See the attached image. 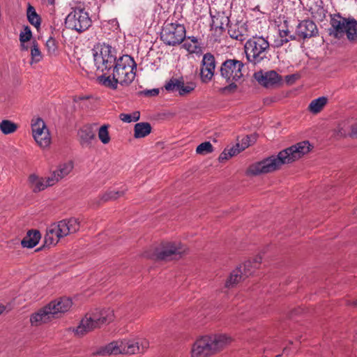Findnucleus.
Segmentation results:
<instances>
[{
  "mask_svg": "<svg viewBox=\"0 0 357 357\" xmlns=\"http://www.w3.org/2000/svg\"><path fill=\"white\" fill-rule=\"evenodd\" d=\"M347 304L349 305L356 306L357 305V300H354L352 301V303H351L349 301H347Z\"/></svg>",
  "mask_w": 357,
  "mask_h": 357,
  "instance_id": "nucleus-55",
  "label": "nucleus"
},
{
  "mask_svg": "<svg viewBox=\"0 0 357 357\" xmlns=\"http://www.w3.org/2000/svg\"><path fill=\"white\" fill-rule=\"evenodd\" d=\"M245 64L236 59H228L223 61L219 68L220 76L225 81H241L244 75Z\"/></svg>",
  "mask_w": 357,
  "mask_h": 357,
  "instance_id": "nucleus-10",
  "label": "nucleus"
},
{
  "mask_svg": "<svg viewBox=\"0 0 357 357\" xmlns=\"http://www.w3.org/2000/svg\"><path fill=\"white\" fill-rule=\"evenodd\" d=\"M335 135L339 137H345L347 135V132L343 128H337L335 130Z\"/></svg>",
  "mask_w": 357,
  "mask_h": 357,
  "instance_id": "nucleus-46",
  "label": "nucleus"
},
{
  "mask_svg": "<svg viewBox=\"0 0 357 357\" xmlns=\"http://www.w3.org/2000/svg\"><path fill=\"white\" fill-rule=\"evenodd\" d=\"M40 238L41 234L38 230H29L26 236L24 237V248H34L39 243Z\"/></svg>",
  "mask_w": 357,
  "mask_h": 357,
  "instance_id": "nucleus-24",
  "label": "nucleus"
},
{
  "mask_svg": "<svg viewBox=\"0 0 357 357\" xmlns=\"http://www.w3.org/2000/svg\"><path fill=\"white\" fill-rule=\"evenodd\" d=\"M32 135L36 144L42 149H46L51 144V135L45 121L39 117L31 120Z\"/></svg>",
  "mask_w": 357,
  "mask_h": 357,
  "instance_id": "nucleus-13",
  "label": "nucleus"
},
{
  "mask_svg": "<svg viewBox=\"0 0 357 357\" xmlns=\"http://www.w3.org/2000/svg\"><path fill=\"white\" fill-rule=\"evenodd\" d=\"M80 146L84 149H91L97 142L96 132L91 125L82 126L77 132Z\"/></svg>",
  "mask_w": 357,
  "mask_h": 357,
  "instance_id": "nucleus-18",
  "label": "nucleus"
},
{
  "mask_svg": "<svg viewBox=\"0 0 357 357\" xmlns=\"http://www.w3.org/2000/svg\"><path fill=\"white\" fill-rule=\"evenodd\" d=\"M43 2H47L50 5L54 4V0H42Z\"/></svg>",
  "mask_w": 357,
  "mask_h": 357,
  "instance_id": "nucleus-56",
  "label": "nucleus"
},
{
  "mask_svg": "<svg viewBox=\"0 0 357 357\" xmlns=\"http://www.w3.org/2000/svg\"><path fill=\"white\" fill-rule=\"evenodd\" d=\"M250 145L249 137L247 136L245 138L243 139L242 144L240 145V147L242 151H243L245 148L248 147Z\"/></svg>",
  "mask_w": 357,
  "mask_h": 357,
  "instance_id": "nucleus-48",
  "label": "nucleus"
},
{
  "mask_svg": "<svg viewBox=\"0 0 357 357\" xmlns=\"http://www.w3.org/2000/svg\"><path fill=\"white\" fill-rule=\"evenodd\" d=\"M90 98L91 97L89 96H76L74 97L73 100L75 102L79 104V107L82 109H86L90 106Z\"/></svg>",
  "mask_w": 357,
  "mask_h": 357,
  "instance_id": "nucleus-38",
  "label": "nucleus"
},
{
  "mask_svg": "<svg viewBox=\"0 0 357 357\" xmlns=\"http://www.w3.org/2000/svg\"><path fill=\"white\" fill-rule=\"evenodd\" d=\"M81 222L75 218L64 219L52 224L47 229L44 238V245H55L59 240L79 231Z\"/></svg>",
  "mask_w": 357,
  "mask_h": 357,
  "instance_id": "nucleus-4",
  "label": "nucleus"
},
{
  "mask_svg": "<svg viewBox=\"0 0 357 357\" xmlns=\"http://www.w3.org/2000/svg\"><path fill=\"white\" fill-rule=\"evenodd\" d=\"M109 125L104 124L101 126L98 130V137L99 140L103 144H107L111 141V137L109 133Z\"/></svg>",
  "mask_w": 357,
  "mask_h": 357,
  "instance_id": "nucleus-31",
  "label": "nucleus"
},
{
  "mask_svg": "<svg viewBox=\"0 0 357 357\" xmlns=\"http://www.w3.org/2000/svg\"><path fill=\"white\" fill-rule=\"evenodd\" d=\"M349 135L351 137L357 139V123L351 126Z\"/></svg>",
  "mask_w": 357,
  "mask_h": 357,
  "instance_id": "nucleus-49",
  "label": "nucleus"
},
{
  "mask_svg": "<svg viewBox=\"0 0 357 357\" xmlns=\"http://www.w3.org/2000/svg\"><path fill=\"white\" fill-rule=\"evenodd\" d=\"M261 256H257L254 259L253 261H252V264L254 266V268H257L259 267V264H261Z\"/></svg>",
  "mask_w": 357,
  "mask_h": 357,
  "instance_id": "nucleus-50",
  "label": "nucleus"
},
{
  "mask_svg": "<svg viewBox=\"0 0 357 357\" xmlns=\"http://www.w3.org/2000/svg\"><path fill=\"white\" fill-rule=\"evenodd\" d=\"M213 148L209 142L200 144L196 149V153L200 155H206L213 152Z\"/></svg>",
  "mask_w": 357,
  "mask_h": 357,
  "instance_id": "nucleus-35",
  "label": "nucleus"
},
{
  "mask_svg": "<svg viewBox=\"0 0 357 357\" xmlns=\"http://www.w3.org/2000/svg\"><path fill=\"white\" fill-rule=\"evenodd\" d=\"M230 157H229V155H228V153L227 151V149H225L220 155L219 157V160L220 161H222L224 160H227L229 159Z\"/></svg>",
  "mask_w": 357,
  "mask_h": 357,
  "instance_id": "nucleus-52",
  "label": "nucleus"
},
{
  "mask_svg": "<svg viewBox=\"0 0 357 357\" xmlns=\"http://www.w3.org/2000/svg\"><path fill=\"white\" fill-rule=\"evenodd\" d=\"M279 38L282 40H287L288 43L290 40H294L296 39V36L294 35L289 34V31L288 29H280L279 30Z\"/></svg>",
  "mask_w": 357,
  "mask_h": 357,
  "instance_id": "nucleus-40",
  "label": "nucleus"
},
{
  "mask_svg": "<svg viewBox=\"0 0 357 357\" xmlns=\"http://www.w3.org/2000/svg\"><path fill=\"white\" fill-rule=\"evenodd\" d=\"M50 175L47 177H39L33 174L29 176V181L33 190L34 192H39L54 185L52 181H50Z\"/></svg>",
  "mask_w": 357,
  "mask_h": 357,
  "instance_id": "nucleus-23",
  "label": "nucleus"
},
{
  "mask_svg": "<svg viewBox=\"0 0 357 357\" xmlns=\"http://www.w3.org/2000/svg\"><path fill=\"white\" fill-rule=\"evenodd\" d=\"M45 46H46L48 53L50 54H54L56 50V40L53 38L50 37L46 41Z\"/></svg>",
  "mask_w": 357,
  "mask_h": 357,
  "instance_id": "nucleus-41",
  "label": "nucleus"
},
{
  "mask_svg": "<svg viewBox=\"0 0 357 357\" xmlns=\"http://www.w3.org/2000/svg\"><path fill=\"white\" fill-rule=\"evenodd\" d=\"M131 341L133 342L135 344H136L139 349V351L136 352L135 354L143 353L145 351V349L149 347V342L146 340H141L140 342H139L138 341H135V340H131Z\"/></svg>",
  "mask_w": 357,
  "mask_h": 357,
  "instance_id": "nucleus-42",
  "label": "nucleus"
},
{
  "mask_svg": "<svg viewBox=\"0 0 357 357\" xmlns=\"http://www.w3.org/2000/svg\"><path fill=\"white\" fill-rule=\"evenodd\" d=\"M228 33L231 38L243 42L252 35V31L247 22L240 21L229 25Z\"/></svg>",
  "mask_w": 357,
  "mask_h": 357,
  "instance_id": "nucleus-17",
  "label": "nucleus"
},
{
  "mask_svg": "<svg viewBox=\"0 0 357 357\" xmlns=\"http://www.w3.org/2000/svg\"><path fill=\"white\" fill-rule=\"evenodd\" d=\"M231 340L225 334L202 336L192 344L191 356L208 357L224 348Z\"/></svg>",
  "mask_w": 357,
  "mask_h": 357,
  "instance_id": "nucleus-3",
  "label": "nucleus"
},
{
  "mask_svg": "<svg viewBox=\"0 0 357 357\" xmlns=\"http://www.w3.org/2000/svg\"><path fill=\"white\" fill-rule=\"evenodd\" d=\"M10 310V308L7 310V307H6V306H4V305H1H1H0V315H1L3 312H5L6 310L8 311V310Z\"/></svg>",
  "mask_w": 357,
  "mask_h": 357,
  "instance_id": "nucleus-53",
  "label": "nucleus"
},
{
  "mask_svg": "<svg viewBox=\"0 0 357 357\" xmlns=\"http://www.w3.org/2000/svg\"><path fill=\"white\" fill-rule=\"evenodd\" d=\"M19 126L10 120H3L0 122V130L4 135H10L15 132Z\"/></svg>",
  "mask_w": 357,
  "mask_h": 357,
  "instance_id": "nucleus-30",
  "label": "nucleus"
},
{
  "mask_svg": "<svg viewBox=\"0 0 357 357\" xmlns=\"http://www.w3.org/2000/svg\"><path fill=\"white\" fill-rule=\"evenodd\" d=\"M195 87V83L188 82L185 84L184 81L182 79L181 86L179 87L178 94L181 96H186L193 91Z\"/></svg>",
  "mask_w": 357,
  "mask_h": 357,
  "instance_id": "nucleus-33",
  "label": "nucleus"
},
{
  "mask_svg": "<svg viewBox=\"0 0 357 357\" xmlns=\"http://www.w3.org/2000/svg\"><path fill=\"white\" fill-rule=\"evenodd\" d=\"M331 24L333 28L331 34H333L336 38H341L346 34L349 41L357 40V26L355 19L345 18L336 15L331 18Z\"/></svg>",
  "mask_w": 357,
  "mask_h": 357,
  "instance_id": "nucleus-8",
  "label": "nucleus"
},
{
  "mask_svg": "<svg viewBox=\"0 0 357 357\" xmlns=\"http://www.w3.org/2000/svg\"><path fill=\"white\" fill-rule=\"evenodd\" d=\"M137 64L132 57L129 55H123L119 57L112 68V75L107 73L99 75L98 81L102 85L116 89L118 84L128 85L135 79Z\"/></svg>",
  "mask_w": 357,
  "mask_h": 357,
  "instance_id": "nucleus-2",
  "label": "nucleus"
},
{
  "mask_svg": "<svg viewBox=\"0 0 357 357\" xmlns=\"http://www.w3.org/2000/svg\"><path fill=\"white\" fill-rule=\"evenodd\" d=\"M151 132V126L149 123L140 122L135 125L134 137L137 139L143 138Z\"/></svg>",
  "mask_w": 357,
  "mask_h": 357,
  "instance_id": "nucleus-25",
  "label": "nucleus"
},
{
  "mask_svg": "<svg viewBox=\"0 0 357 357\" xmlns=\"http://www.w3.org/2000/svg\"><path fill=\"white\" fill-rule=\"evenodd\" d=\"M72 301L69 298H60L53 301L32 314L30 321L32 325L38 326L52 319L58 318L61 314L68 312L72 307Z\"/></svg>",
  "mask_w": 357,
  "mask_h": 357,
  "instance_id": "nucleus-5",
  "label": "nucleus"
},
{
  "mask_svg": "<svg viewBox=\"0 0 357 357\" xmlns=\"http://www.w3.org/2000/svg\"><path fill=\"white\" fill-rule=\"evenodd\" d=\"M125 190H111L107 192L102 197V199L105 202L109 200H115L123 195Z\"/></svg>",
  "mask_w": 357,
  "mask_h": 357,
  "instance_id": "nucleus-36",
  "label": "nucleus"
},
{
  "mask_svg": "<svg viewBox=\"0 0 357 357\" xmlns=\"http://www.w3.org/2000/svg\"><path fill=\"white\" fill-rule=\"evenodd\" d=\"M245 277L243 275L241 267H238L231 273L229 278L225 282V287L230 288L243 280Z\"/></svg>",
  "mask_w": 357,
  "mask_h": 357,
  "instance_id": "nucleus-27",
  "label": "nucleus"
},
{
  "mask_svg": "<svg viewBox=\"0 0 357 357\" xmlns=\"http://www.w3.org/2000/svg\"><path fill=\"white\" fill-rule=\"evenodd\" d=\"M240 267H241V270L243 271V275L245 278L250 275L253 272L252 269L255 268L252 262L250 260L245 261V264L243 266H241Z\"/></svg>",
  "mask_w": 357,
  "mask_h": 357,
  "instance_id": "nucleus-39",
  "label": "nucleus"
},
{
  "mask_svg": "<svg viewBox=\"0 0 357 357\" xmlns=\"http://www.w3.org/2000/svg\"><path fill=\"white\" fill-rule=\"evenodd\" d=\"M185 248L181 243L169 242L155 251V257L160 260H168L181 255L185 252Z\"/></svg>",
  "mask_w": 357,
  "mask_h": 357,
  "instance_id": "nucleus-15",
  "label": "nucleus"
},
{
  "mask_svg": "<svg viewBox=\"0 0 357 357\" xmlns=\"http://www.w3.org/2000/svg\"><path fill=\"white\" fill-rule=\"evenodd\" d=\"M32 37L31 29L28 26H24V43L30 40Z\"/></svg>",
  "mask_w": 357,
  "mask_h": 357,
  "instance_id": "nucleus-44",
  "label": "nucleus"
},
{
  "mask_svg": "<svg viewBox=\"0 0 357 357\" xmlns=\"http://www.w3.org/2000/svg\"><path fill=\"white\" fill-rule=\"evenodd\" d=\"M138 346L132 341H127L126 340L112 342L107 345L100 351V354H135L139 351Z\"/></svg>",
  "mask_w": 357,
  "mask_h": 357,
  "instance_id": "nucleus-14",
  "label": "nucleus"
},
{
  "mask_svg": "<svg viewBox=\"0 0 357 357\" xmlns=\"http://www.w3.org/2000/svg\"><path fill=\"white\" fill-rule=\"evenodd\" d=\"M244 50L247 60L254 65L259 64L264 60H269L268 54L270 44L263 36H252L245 42Z\"/></svg>",
  "mask_w": 357,
  "mask_h": 357,
  "instance_id": "nucleus-7",
  "label": "nucleus"
},
{
  "mask_svg": "<svg viewBox=\"0 0 357 357\" xmlns=\"http://www.w3.org/2000/svg\"><path fill=\"white\" fill-rule=\"evenodd\" d=\"M276 357H280V356H277Z\"/></svg>",
  "mask_w": 357,
  "mask_h": 357,
  "instance_id": "nucleus-58",
  "label": "nucleus"
},
{
  "mask_svg": "<svg viewBox=\"0 0 357 357\" xmlns=\"http://www.w3.org/2000/svg\"><path fill=\"white\" fill-rule=\"evenodd\" d=\"M41 250V248H38L36 251H39V250Z\"/></svg>",
  "mask_w": 357,
  "mask_h": 357,
  "instance_id": "nucleus-57",
  "label": "nucleus"
},
{
  "mask_svg": "<svg viewBox=\"0 0 357 357\" xmlns=\"http://www.w3.org/2000/svg\"><path fill=\"white\" fill-rule=\"evenodd\" d=\"M115 50L109 45L103 43L100 45V52L93 54V59L97 70L110 75L109 71L113 68L117 59Z\"/></svg>",
  "mask_w": 357,
  "mask_h": 357,
  "instance_id": "nucleus-9",
  "label": "nucleus"
},
{
  "mask_svg": "<svg viewBox=\"0 0 357 357\" xmlns=\"http://www.w3.org/2000/svg\"><path fill=\"white\" fill-rule=\"evenodd\" d=\"M311 149L312 146L308 141L298 142L280 151L277 156L272 155L251 165L248 169V173L256 176L275 172L282 165L289 164L300 159L308 153Z\"/></svg>",
  "mask_w": 357,
  "mask_h": 357,
  "instance_id": "nucleus-1",
  "label": "nucleus"
},
{
  "mask_svg": "<svg viewBox=\"0 0 357 357\" xmlns=\"http://www.w3.org/2000/svg\"><path fill=\"white\" fill-rule=\"evenodd\" d=\"M296 33L303 39L313 37L317 33V25L312 20H303L297 26Z\"/></svg>",
  "mask_w": 357,
  "mask_h": 357,
  "instance_id": "nucleus-21",
  "label": "nucleus"
},
{
  "mask_svg": "<svg viewBox=\"0 0 357 357\" xmlns=\"http://www.w3.org/2000/svg\"><path fill=\"white\" fill-rule=\"evenodd\" d=\"M215 59L211 53L204 54L200 72L201 79L204 83L209 82L214 76Z\"/></svg>",
  "mask_w": 357,
  "mask_h": 357,
  "instance_id": "nucleus-16",
  "label": "nucleus"
},
{
  "mask_svg": "<svg viewBox=\"0 0 357 357\" xmlns=\"http://www.w3.org/2000/svg\"><path fill=\"white\" fill-rule=\"evenodd\" d=\"M285 43H287V40L280 39L279 37H278V38H277L274 40V46L276 47H280Z\"/></svg>",
  "mask_w": 357,
  "mask_h": 357,
  "instance_id": "nucleus-51",
  "label": "nucleus"
},
{
  "mask_svg": "<svg viewBox=\"0 0 357 357\" xmlns=\"http://www.w3.org/2000/svg\"><path fill=\"white\" fill-rule=\"evenodd\" d=\"M160 38L165 44L176 46L181 44L185 38V29L179 24H167L163 28Z\"/></svg>",
  "mask_w": 357,
  "mask_h": 357,
  "instance_id": "nucleus-12",
  "label": "nucleus"
},
{
  "mask_svg": "<svg viewBox=\"0 0 357 357\" xmlns=\"http://www.w3.org/2000/svg\"><path fill=\"white\" fill-rule=\"evenodd\" d=\"M211 30H213L217 35H221L223 32L225 25H229V19L224 13H218L215 15H211Z\"/></svg>",
  "mask_w": 357,
  "mask_h": 357,
  "instance_id": "nucleus-22",
  "label": "nucleus"
},
{
  "mask_svg": "<svg viewBox=\"0 0 357 357\" xmlns=\"http://www.w3.org/2000/svg\"><path fill=\"white\" fill-rule=\"evenodd\" d=\"M227 83H229V85L225 87V89L227 90H235L237 88L236 82L238 81H226Z\"/></svg>",
  "mask_w": 357,
  "mask_h": 357,
  "instance_id": "nucleus-47",
  "label": "nucleus"
},
{
  "mask_svg": "<svg viewBox=\"0 0 357 357\" xmlns=\"http://www.w3.org/2000/svg\"><path fill=\"white\" fill-rule=\"evenodd\" d=\"M31 64L38 63L43 58L42 53L38 47V43L34 40L31 47Z\"/></svg>",
  "mask_w": 357,
  "mask_h": 357,
  "instance_id": "nucleus-32",
  "label": "nucleus"
},
{
  "mask_svg": "<svg viewBox=\"0 0 357 357\" xmlns=\"http://www.w3.org/2000/svg\"><path fill=\"white\" fill-rule=\"evenodd\" d=\"M119 118L121 121L126 123L135 122L138 121L140 118L139 112H134L132 114H124L122 113L120 114Z\"/></svg>",
  "mask_w": 357,
  "mask_h": 357,
  "instance_id": "nucleus-37",
  "label": "nucleus"
},
{
  "mask_svg": "<svg viewBox=\"0 0 357 357\" xmlns=\"http://www.w3.org/2000/svg\"><path fill=\"white\" fill-rule=\"evenodd\" d=\"M255 79L261 85L265 87H271L276 85L282 81V77L275 71L270 70L266 73L261 71L254 74Z\"/></svg>",
  "mask_w": 357,
  "mask_h": 357,
  "instance_id": "nucleus-19",
  "label": "nucleus"
},
{
  "mask_svg": "<svg viewBox=\"0 0 357 357\" xmlns=\"http://www.w3.org/2000/svg\"><path fill=\"white\" fill-rule=\"evenodd\" d=\"M327 103V98L326 97H319L313 100L308 106V109L312 114H317L321 111Z\"/></svg>",
  "mask_w": 357,
  "mask_h": 357,
  "instance_id": "nucleus-28",
  "label": "nucleus"
},
{
  "mask_svg": "<svg viewBox=\"0 0 357 357\" xmlns=\"http://www.w3.org/2000/svg\"><path fill=\"white\" fill-rule=\"evenodd\" d=\"M227 151L228 153L229 157H232L239 153L241 151H242V150L240 147V144L238 143L229 149H227Z\"/></svg>",
  "mask_w": 357,
  "mask_h": 357,
  "instance_id": "nucleus-43",
  "label": "nucleus"
},
{
  "mask_svg": "<svg viewBox=\"0 0 357 357\" xmlns=\"http://www.w3.org/2000/svg\"><path fill=\"white\" fill-rule=\"evenodd\" d=\"M181 80L177 78H172L165 85V88L167 91L169 92H178L179 87L181 86Z\"/></svg>",
  "mask_w": 357,
  "mask_h": 357,
  "instance_id": "nucleus-34",
  "label": "nucleus"
},
{
  "mask_svg": "<svg viewBox=\"0 0 357 357\" xmlns=\"http://www.w3.org/2000/svg\"><path fill=\"white\" fill-rule=\"evenodd\" d=\"M143 93L146 96H156L159 93V90L158 89L146 90L143 91Z\"/></svg>",
  "mask_w": 357,
  "mask_h": 357,
  "instance_id": "nucleus-45",
  "label": "nucleus"
},
{
  "mask_svg": "<svg viewBox=\"0 0 357 357\" xmlns=\"http://www.w3.org/2000/svg\"><path fill=\"white\" fill-rule=\"evenodd\" d=\"M73 167V162L70 160L59 164L57 168L50 173V181H52L55 185L67 176L72 172Z\"/></svg>",
  "mask_w": 357,
  "mask_h": 357,
  "instance_id": "nucleus-20",
  "label": "nucleus"
},
{
  "mask_svg": "<svg viewBox=\"0 0 357 357\" xmlns=\"http://www.w3.org/2000/svg\"><path fill=\"white\" fill-rule=\"evenodd\" d=\"M22 38H23V36H22V31H20V32L19 33V40H20L21 47H22Z\"/></svg>",
  "mask_w": 357,
  "mask_h": 357,
  "instance_id": "nucleus-54",
  "label": "nucleus"
},
{
  "mask_svg": "<svg viewBox=\"0 0 357 357\" xmlns=\"http://www.w3.org/2000/svg\"><path fill=\"white\" fill-rule=\"evenodd\" d=\"M26 17L29 22L34 26L36 29L40 26L41 18L36 13V9L31 4H28L26 10Z\"/></svg>",
  "mask_w": 357,
  "mask_h": 357,
  "instance_id": "nucleus-26",
  "label": "nucleus"
},
{
  "mask_svg": "<svg viewBox=\"0 0 357 357\" xmlns=\"http://www.w3.org/2000/svg\"><path fill=\"white\" fill-rule=\"evenodd\" d=\"M114 320V311L109 308L96 310L86 314L79 325L73 331L79 336H82L92 330L107 324Z\"/></svg>",
  "mask_w": 357,
  "mask_h": 357,
  "instance_id": "nucleus-6",
  "label": "nucleus"
},
{
  "mask_svg": "<svg viewBox=\"0 0 357 357\" xmlns=\"http://www.w3.org/2000/svg\"><path fill=\"white\" fill-rule=\"evenodd\" d=\"M66 26L77 32H83L91 25V20L87 12L82 8H75L66 19Z\"/></svg>",
  "mask_w": 357,
  "mask_h": 357,
  "instance_id": "nucleus-11",
  "label": "nucleus"
},
{
  "mask_svg": "<svg viewBox=\"0 0 357 357\" xmlns=\"http://www.w3.org/2000/svg\"><path fill=\"white\" fill-rule=\"evenodd\" d=\"M183 47L190 54L198 53L200 51L198 40L194 36L188 37L183 43Z\"/></svg>",
  "mask_w": 357,
  "mask_h": 357,
  "instance_id": "nucleus-29",
  "label": "nucleus"
}]
</instances>
